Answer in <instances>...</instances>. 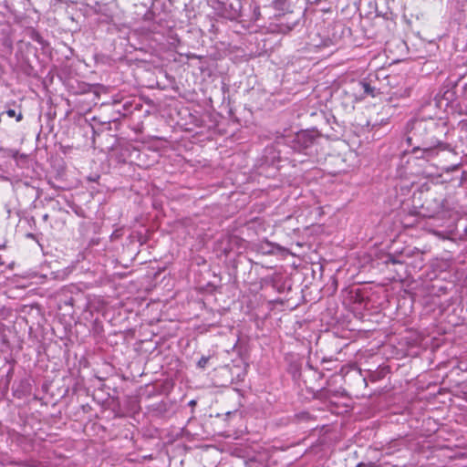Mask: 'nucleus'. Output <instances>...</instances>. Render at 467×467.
<instances>
[{
  "mask_svg": "<svg viewBox=\"0 0 467 467\" xmlns=\"http://www.w3.org/2000/svg\"><path fill=\"white\" fill-rule=\"evenodd\" d=\"M407 142L412 147L414 153L421 151L420 157L431 158L437 154V150H450L446 142L449 132L447 123L435 119H411L407 124Z\"/></svg>",
  "mask_w": 467,
  "mask_h": 467,
  "instance_id": "1",
  "label": "nucleus"
},
{
  "mask_svg": "<svg viewBox=\"0 0 467 467\" xmlns=\"http://www.w3.org/2000/svg\"><path fill=\"white\" fill-rule=\"evenodd\" d=\"M318 138L319 134L317 130H302L296 134L290 142V147L295 151L301 152L312 147Z\"/></svg>",
  "mask_w": 467,
  "mask_h": 467,
  "instance_id": "2",
  "label": "nucleus"
},
{
  "mask_svg": "<svg viewBox=\"0 0 467 467\" xmlns=\"http://www.w3.org/2000/svg\"><path fill=\"white\" fill-rule=\"evenodd\" d=\"M352 89L357 100L367 97L375 98L379 94V90L365 79L353 82Z\"/></svg>",
  "mask_w": 467,
  "mask_h": 467,
  "instance_id": "3",
  "label": "nucleus"
},
{
  "mask_svg": "<svg viewBox=\"0 0 467 467\" xmlns=\"http://www.w3.org/2000/svg\"><path fill=\"white\" fill-rule=\"evenodd\" d=\"M288 0H274L273 6L276 10H285Z\"/></svg>",
  "mask_w": 467,
  "mask_h": 467,
  "instance_id": "4",
  "label": "nucleus"
},
{
  "mask_svg": "<svg viewBox=\"0 0 467 467\" xmlns=\"http://www.w3.org/2000/svg\"><path fill=\"white\" fill-rule=\"evenodd\" d=\"M5 113L10 118L15 117L16 121H21L23 119V114L21 112L16 113L15 109H9Z\"/></svg>",
  "mask_w": 467,
  "mask_h": 467,
  "instance_id": "5",
  "label": "nucleus"
},
{
  "mask_svg": "<svg viewBox=\"0 0 467 467\" xmlns=\"http://www.w3.org/2000/svg\"><path fill=\"white\" fill-rule=\"evenodd\" d=\"M208 357H202L197 363L198 368H204L208 363Z\"/></svg>",
  "mask_w": 467,
  "mask_h": 467,
  "instance_id": "6",
  "label": "nucleus"
},
{
  "mask_svg": "<svg viewBox=\"0 0 467 467\" xmlns=\"http://www.w3.org/2000/svg\"><path fill=\"white\" fill-rule=\"evenodd\" d=\"M386 263L392 264V265L401 264V262L400 260H398L393 254L388 255Z\"/></svg>",
  "mask_w": 467,
  "mask_h": 467,
  "instance_id": "7",
  "label": "nucleus"
},
{
  "mask_svg": "<svg viewBox=\"0 0 467 467\" xmlns=\"http://www.w3.org/2000/svg\"><path fill=\"white\" fill-rule=\"evenodd\" d=\"M267 246H270L271 248L266 251V253L272 254L274 253V249L281 250L282 248L278 244H266Z\"/></svg>",
  "mask_w": 467,
  "mask_h": 467,
  "instance_id": "8",
  "label": "nucleus"
},
{
  "mask_svg": "<svg viewBox=\"0 0 467 467\" xmlns=\"http://www.w3.org/2000/svg\"><path fill=\"white\" fill-rule=\"evenodd\" d=\"M309 418H310V415H309L308 412H302L299 415V419L302 420H307Z\"/></svg>",
  "mask_w": 467,
  "mask_h": 467,
  "instance_id": "9",
  "label": "nucleus"
},
{
  "mask_svg": "<svg viewBox=\"0 0 467 467\" xmlns=\"http://www.w3.org/2000/svg\"><path fill=\"white\" fill-rule=\"evenodd\" d=\"M26 237H27V238H30V239H33V240H36V235H35L34 234H31V233H30V234H26Z\"/></svg>",
  "mask_w": 467,
  "mask_h": 467,
  "instance_id": "10",
  "label": "nucleus"
},
{
  "mask_svg": "<svg viewBox=\"0 0 467 467\" xmlns=\"http://www.w3.org/2000/svg\"><path fill=\"white\" fill-rule=\"evenodd\" d=\"M47 218H48V215H47V214H45V215L43 216V219H44V220H47Z\"/></svg>",
  "mask_w": 467,
  "mask_h": 467,
  "instance_id": "11",
  "label": "nucleus"
},
{
  "mask_svg": "<svg viewBox=\"0 0 467 467\" xmlns=\"http://www.w3.org/2000/svg\"><path fill=\"white\" fill-rule=\"evenodd\" d=\"M5 248V244H0V249H3Z\"/></svg>",
  "mask_w": 467,
  "mask_h": 467,
  "instance_id": "12",
  "label": "nucleus"
},
{
  "mask_svg": "<svg viewBox=\"0 0 467 467\" xmlns=\"http://www.w3.org/2000/svg\"><path fill=\"white\" fill-rule=\"evenodd\" d=\"M361 466H362V464H361V463H359V464H358V466H357V467H361Z\"/></svg>",
  "mask_w": 467,
  "mask_h": 467,
  "instance_id": "13",
  "label": "nucleus"
}]
</instances>
